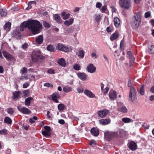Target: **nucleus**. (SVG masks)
Wrapping results in <instances>:
<instances>
[{
    "instance_id": "1",
    "label": "nucleus",
    "mask_w": 154,
    "mask_h": 154,
    "mask_svg": "<svg viewBox=\"0 0 154 154\" xmlns=\"http://www.w3.org/2000/svg\"><path fill=\"white\" fill-rule=\"evenodd\" d=\"M20 27L21 31L23 30L24 28H27L33 34L35 35L40 32L42 28V25L39 21L32 20L23 22L21 24Z\"/></svg>"
},
{
    "instance_id": "2",
    "label": "nucleus",
    "mask_w": 154,
    "mask_h": 154,
    "mask_svg": "<svg viewBox=\"0 0 154 154\" xmlns=\"http://www.w3.org/2000/svg\"><path fill=\"white\" fill-rule=\"evenodd\" d=\"M142 18L141 14L140 12L135 13L132 18L131 25L134 29L137 28L140 25Z\"/></svg>"
},
{
    "instance_id": "3",
    "label": "nucleus",
    "mask_w": 154,
    "mask_h": 154,
    "mask_svg": "<svg viewBox=\"0 0 154 154\" xmlns=\"http://www.w3.org/2000/svg\"><path fill=\"white\" fill-rule=\"evenodd\" d=\"M31 58L33 61L38 62L43 61L45 57L41 55L39 51H34L32 52Z\"/></svg>"
},
{
    "instance_id": "4",
    "label": "nucleus",
    "mask_w": 154,
    "mask_h": 154,
    "mask_svg": "<svg viewBox=\"0 0 154 154\" xmlns=\"http://www.w3.org/2000/svg\"><path fill=\"white\" fill-rule=\"evenodd\" d=\"M128 86L130 88V92L129 94V100L133 102L136 99V90L132 85L130 81L128 82Z\"/></svg>"
},
{
    "instance_id": "5",
    "label": "nucleus",
    "mask_w": 154,
    "mask_h": 154,
    "mask_svg": "<svg viewBox=\"0 0 154 154\" xmlns=\"http://www.w3.org/2000/svg\"><path fill=\"white\" fill-rule=\"evenodd\" d=\"M104 134L105 139L107 140H110L112 138L118 136V133L117 132H110L108 131H105Z\"/></svg>"
},
{
    "instance_id": "6",
    "label": "nucleus",
    "mask_w": 154,
    "mask_h": 154,
    "mask_svg": "<svg viewBox=\"0 0 154 154\" xmlns=\"http://www.w3.org/2000/svg\"><path fill=\"white\" fill-rule=\"evenodd\" d=\"M56 49L65 52H68L70 51L69 47L67 46L62 43H58L56 46Z\"/></svg>"
},
{
    "instance_id": "7",
    "label": "nucleus",
    "mask_w": 154,
    "mask_h": 154,
    "mask_svg": "<svg viewBox=\"0 0 154 154\" xmlns=\"http://www.w3.org/2000/svg\"><path fill=\"white\" fill-rule=\"evenodd\" d=\"M120 6L125 9H128L131 6L130 0H120Z\"/></svg>"
},
{
    "instance_id": "8",
    "label": "nucleus",
    "mask_w": 154,
    "mask_h": 154,
    "mask_svg": "<svg viewBox=\"0 0 154 154\" xmlns=\"http://www.w3.org/2000/svg\"><path fill=\"white\" fill-rule=\"evenodd\" d=\"M127 57L129 59L130 66L131 67L133 66V63H134L135 58L133 56L132 52L129 51L127 53Z\"/></svg>"
},
{
    "instance_id": "9",
    "label": "nucleus",
    "mask_w": 154,
    "mask_h": 154,
    "mask_svg": "<svg viewBox=\"0 0 154 154\" xmlns=\"http://www.w3.org/2000/svg\"><path fill=\"white\" fill-rule=\"evenodd\" d=\"M117 103L118 109L119 111L123 113H126L127 112L128 109L126 107L124 106L122 103L118 102Z\"/></svg>"
},
{
    "instance_id": "10",
    "label": "nucleus",
    "mask_w": 154,
    "mask_h": 154,
    "mask_svg": "<svg viewBox=\"0 0 154 154\" xmlns=\"http://www.w3.org/2000/svg\"><path fill=\"white\" fill-rule=\"evenodd\" d=\"M17 108L21 112L24 114H27L31 112V111L28 108L24 106H22L20 105H18Z\"/></svg>"
},
{
    "instance_id": "11",
    "label": "nucleus",
    "mask_w": 154,
    "mask_h": 154,
    "mask_svg": "<svg viewBox=\"0 0 154 154\" xmlns=\"http://www.w3.org/2000/svg\"><path fill=\"white\" fill-rule=\"evenodd\" d=\"M109 113V110L104 109L98 111L97 112V114L100 117L103 118L106 117Z\"/></svg>"
},
{
    "instance_id": "12",
    "label": "nucleus",
    "mask_w": 154,
    "mask_h": 154,
    "mask_svg": "<svg viewBox=\"0 0 154 154\" xmlns=\"http://www.w3.org/2000/svg\"><path fill=\"white\" fill-rule=\"evenodd\" d=\"M128 147L131 150L134 151L137 149V145L135 142L131 141L128 144Z\"/></svg>"
},
{
    "instance_id": "13",
    "label": "nucleus",
    "mask_w": 154,
    "mask_h": 154,
    "mask_svg": "<svg viewBox=\"0 0 154 154\" xmlns=\"http://www.w3.org/2000/svg\"><path fill=\"white\" fill-rule=\"evenodd\" d=\"M51 97L52 100L55 103H59L58 100L60 98V95L58 92H55L52 94Z\"/></svg>"
},
{
    "instance_id": "14",
    "label": "nucleus",
    "mask_w": 154,
    "mask_h": 154,
    "mask_svg": "<svg viewBox=\"0 0 154 154\" xmlns=\"http://www.w3.org/2000/svg\"><path fill=\"white\" fill-rule=\"evenodd\" d=\"M109 98L111 100H113L116 98V92L114 90H110L109 93Z\"/></svg>"
},
{
    "instance_id": "15",
    "label": "nucleus",
    "mask_w": 154,
    "mask_h": 154,
    "mask_svg": "<svg viewBox=\"0 0 154 154\" xmlns=\"http://www.w3.org/2000/svg\"><path fill=\"white\" fill-rule=\"evenodd\" d=\"M146 52L150 54H154V45L149 44L146 49Z\"/></svg>"
},
{
    "instance_id": "16",
    "label": "nucleus",
    "mask_w": 154,
    "mask_h": 154,
    "mask_svg": "<svg viewBox=\"0 0 154 154\" xmlns=\"http://www.w3.org/2000/svg\"><path fill=\"white\" fill-rule=\"evenodd\" d=\"M77 75L80 79L82 81H85L87 79L88 75L84 72H78Z\"/></svg>"
},
{
    "instance_id": "17",
    "label": "nucleus",
    "mask_w": 154,
    "mask_h": 154,
    "mask_svg": "<svg viewBox=\"0 0 154 154\" xmlns=\"http://www.w3.org/2000/svg\"><path fill=\"white\" fill-rule=\"evenodd\" d=\"M3 53L4 56L7 60H14V58L13 56L7 51H3Z\"/></svg>"
},
{
    "instance_id": "18",
    "label": "nucleus",
    "mask_w": 154,
    "mask_h": 154,
    "mask_svg": "<svg viewBox=\"0 0 154 154\" xmlns=\"http://www.w3.org/2000/svg\"><path fill=\"white\" fill-rule=\"evenodd\" d=\"M84 94L88 97L90 98H93L95 96V95L90 90L85 89L84 91Z\"/></svg>"
},
{
    "instance_id": "19",
    "label": "nucleus",
    "mask_w": 154,
    "mask_h": 154,
    "mask_svg": "<svg viewBox=\"0 0 154 154\" xmlns=\"http://www.w3.org/2000/svg\"><path fill=\"white\" fill-rule=\"evenodd\" d=\"M44 38L42 35H40L35 38V42L38 45L42 44L43 42Z\"/></svg>"
},
{
    "instance_id": "20",
    "label": "nucleus",
    "mask_w": 154,
    "mask_h": 154,
    "mask_svg": "<svg viewBox=\"0 0 154 154\" xmlns=\"http://www.w3.org/2000/svg\"><path fill=\"white\" fill-rule=\"evenodd\" d=\"M53 18L54 20L58 23L61 24L62 23V20L60 16L58 14H54Z\"/></svg>"
},
{
    "instance_id": "21",
    "label": "nucleus",
    "mask_w": 154,
    "mask_h": 154,
    "mask_svg": "<svg viewBox=\"0 0 154 154\" xmlns=\"http://www.w3.org/2000/svg\"><path fill=\"white\" fill-rule=\"evenodd\" d=\"M119 32L117 31H116L110 37V39L111 41H113L119 37Z\"/></svg>"
},
{
    "instance_id": "22",
    "label": "nucleus",
    "mask_w": 154,
    "mask_h": 154,
    "mask_svg": "<svg viewBox=\"0 0 154 154\" xmlns=\"http://www.w3.org/2000/svg\"><path fill=\"white\" fill-rule=\"evenodd\" d=\"M100 124L103 125H106L109 124L110 122L109 119H101L99 121Z\"/></svg>"
},
{
    "instance_id": "23",
    "label": "nucleus",
    "mask_w": 154,
    "mask_h": 154,
    "mask_svg": "<svg viewBox=\"0 0 154 154\" xmlns=\"http://www.w3.org/2000/svg\"><path fill=\"white\" fill-rule=\"evenodd\" d=\"M13 98L17 100L21 97V93L20 91H16L13 93Z\"/></svg>"
},
{
    "instance_id": "24",
    "label": "nucleus",
    "mask_w": 154,
    "mask_h": 154,
    "mask_svg": "<svg viewBox=\"0 0 154 154\" xmlns=\"http://www.w3.org/2000/svg\"><path fill=\"white\" fill-rule=\"evenodd\" d=\"M91 132L92 135L95 136H98L99 133V131L98 129L94 128H92L91 129Z\"/></svg>"
},
{
    "instance_id": "25",
    "label": "nucleus",
    "mask_w": 154,
    "mask_h": 154,
    "mask_svg": "<svg viewBox=\"0 0 154 154\" xmlns=\"http://www.w3.org/2000/svg\"><path fill=\"white\" fill-rule=\"evenodd\" d=\"M33 100V98L32 97H29L26 98L25 101V105L27 106H29L30 105L31 101Z\"/></svg>"
},
{
    "instance_id": "26",
    "label": "nucleus",
    "mask_w": 154,
    "mask_h": 154,
    "mask_svg": "<svg viewBox=\"0 0 154 154\" xmlns=\"http://www.w3.org/2000/svg\"><path fill=\"white\" fill-rule=\"evenodd\" d=\"M114 25L116 27H118L120 24V19L117 17L114 18Z\"/></svg>"
},
{
    "instance_id": "27",
    "label": "nucleus",
    "mask_w": 154,
    "mask_h": 154,
    "mask_svg": "<svg viewBox=\"0 0 154 154\" xmlns=\"http://www.w3.org/2000/svg\"><path fill=\"white\" fill-rule=\"evenodd\" d=\"M58 63L61 66L63 67H65L66 65V63L65 60L63 58H61L58 61Z\"/></svg>"
},
{
    "instance_id": "28",
    "label": "nucleus",
    "mask_w": 154,
    "mask_h": 154,
    "mask_svg": "<svg viewBox=\"0 0 154 154\" xmlns=\"http://www.w3.org/2000/svg\"><path fill=\"white\" fill-rule=\"evenodd\" d=\"M47 50L49 51L54 52L56 51V49L52 45H49L47 48Z\"/></svg>"
},
{
    "instance_id": "29",
    "label": "nucleus",
    "mask_w": 154,
    "mask_h": 154,
    "mask_svg": "<svg viewBox=\"0 0 154 154\" xmlns=\"http://www.w3.org/2000/svg\"><path fill=\"white\" fill-rule=\"evenodd\" d=\"M11 23H6L4 26V28L6 31H9L11 29Z\"/></svg>"
},
{
    "instance_id": "30",
    "label": "nucleus",
    "mask_w": 154,
    "mask_h": 154,
    "mask_svg": "<svg viewBox=\"0 0 154 154\" xmlns=\"http://www.w3.org/2000/svg\"><path fill=\"white\" fill-rule=\"evenodd\" d=\"M12 122V120L9 117L6 116L5 117L4 120V122L7 124H11Z\"/></svg>"
},
{
    "instance_id": "31",
    "label": "nucleus",
    "mask_w": 154,
    "mask_h": 154,
    "mask_svg": "<svg viewBox=\"0 0 154 154\" xmlns=\"http://www.w3.org/2000/svg\"><path fill=\"white\" fill-rule=\"evenodd\" d=\"M73 19L70 18L69 20L65 21L64 22V24L66 26H69L73 23Z\"/></svg>"
},
{
    "instance_id": "32",
    "label": "nucleus",
    "mask_w": 154,
    "mask_h": 154,
    "mask_svg": "<svg viewBox=\"0 0 154 154\" xmlns=\"http://www.w3.org/2000/svg\"><path fill=\"white\" fill-rule=\"evenodd\" d=\"M100 11L102 13H106V11H108L107 10V7L106 5H103L101 7V9H100Z\"/></svg>"
},
{
    "instance_id": "33",
    "label": "nucleus",
    "mask_w": 154,
    "mask_h": 154,
    "mask_svg": "<svg viewBox=\"0 0 154 154\" xmlns=\"http://www.w3.org/2000/svg\"><path fill=\"white\" fill-rule=\"evenodd\" d=\"M85 55V51L83 50H82L81 51H79L78 52V57L81 58H82Z\"/></svg>"
},
{
    "instance_id": "34",
    "label": "nucleus",
    "mask_w": 154,
    "mask_h": 154,
    "mask_svg": "<svg viewBox=\"0 0 154 154\" xmlns=\"http://www.w3.org/2000/svg\"><path fill=\"white\" fill-rule=\"evenodd\" d=\"M122 120L123 122L126 123H128L131 122H133V120L131 121V119L128 118H123L122 119Z\"/></svg>"
},
{
    "instance_id": "35",
    "label": "nucleus",
    "mask_w": 154,
    "mask_h": 154,
    "mask_svg": "<svg viewBox=\"0 0 154 154\" xmlns=\"http://www.w3.org/2000/svg\"><path fill=\"white\" fill-rule=\"evenodd\" d=\"M65 106V105L63 104L60 103L58 105L57 107L59 111H62L64 109Z\"/></svg>"
},
{
    "instance_id": "36",
    "label": "nucleus",
    "mask_w": 154,
    "mask_h": 154,
    "mask_svg": "<svg viewBox=\"0 0 154 154\" xmlns=\"http://www.w3.org/2000/svg\"><path fill=\"white\" fill-rule=\"evenodd\" d=\"M95 19L97 23L99 22L101 20V18L99 14H95Z\"/></svg>"
},
{
    "instance_id": "37",
    "label": "nucleus",
    "mask_w": 154,
    "mask_h": 154,
    "mask_svg": "<svg viewBox=\"0 0 154 154\" xmlns=\"http://www.w3.org/2000/svg\"><path fill=\"white\" fill-rule=\"evenodd\" d=\"M63 90L65 92H68L72 91V88L70 87H64Z\"/></svg>"
},
{
    "instance_id": "38",
    "label": "nucleus",
    "mask_w": 154,
    "mask_h": 154,
    "mask_svg": "<svg viewBox=\"0 0 154 154\" xmlns=\"http://www.w3.org/2000/svg\"><path fill=\"white\" fill-rule=\"evenodd\" d=\"M42 134L46 137H48L51 135L50 132L44 131L42 132Z\"/></svg>"
},
{
    "instance_id": "39",
    "label": "nucleus",
    "mask_w": 154,
    "mask_h": 154,
    "mask_svg": "<svg viewBox=\"0 0 154 154\" xmlns=\"http://www.w3.org/2000/svg\"><path fill=\"white\" fill-rule=\"evenodd\" d=\"M139 93L142 95H144L145 94V91L144 89V85H143L140 87Z\"/></svg>"
},
{
    "instance_id": "40",
    "label": "nucleus",
    "mask_w": 154,
    "mask_h": 154,
    "mask_svg": "<svg viewBox=\"0 0 154 154\" xmlns=\"http://www.w3.org/2000/svg\"><path fill=\"white\" fill-rule=\"evenodd\" d=\"M87 70L90 73H94L96 71V68H87Z\"/></svg>"
},
{
    "instance_id": "41",
    "label": "nucleus",
    "mask_w": 154,
    "mask_h": 154,
    "mask_svg": "<svg viewBox=\"0 0 154 154\" xmlns=\"http://www.w3.org/2000/svg\"><path fill=\"white\" fill-rule=\"evenodd\" d=\"M0 14L2 16H6L7 15V13L5 11L2 9H0Z\"/></svg>"
},
{
    "instance_id": "42",
    "label": "nucleus",
    "mask_w": 154,
    "mask_h": 154,
    "mask_svg": "<svg viewBox=\"0 0 154 154\" xmlns=\"http://www.w3.org/2000/svg\"><path fill=\"white\" fill-rule=\"evenodd\" d=\"M37 118L35 116H34L33 118H31L29 119V122L31 123H34L35 121L37 119Z\"/></svg>"
},
{
    "instance_id": "43",
    "label": "nucleus",
    "mask_w": 154,
    "mask_h": 154,
    "mask_svg": "<svg viewBox=\"0 0 154 154\" xmlns=\"http://www.w3.org/2000/svg\"><path fill=\"white\" fill-rule=\"evenodd\" d=\"M74 30V28L73 27H71L67 29L66 32L68 33H71L73 32Z\"/></svg>"
},
{
    "instance_id": "44",
    "label": "nucleus",
    "mask_w": 154,
    "mask_h": 154,
    "mask_svg": "<svg viewBox=\"0 0 154 154\" xmlns=\"http://www.w3.org/2000/svg\"><path fill=\"white\" fill-rule=\"evenodd\" d=\"M109 90V88L108 87H106L103 89V91H102V92L104 94H107Z\"/></svg>"
},
{
    "instance_id": "45",
    "label": "nucleus",
    "mask_w": 154,
    "mask_h": 154,
    "mask_svg": "<svg viewBox=\"0 0 154 154\" xmlns=\"http://www.w3.org/2000/svg\"><path fill=\"white\" fill-rule=\"evenodd\" d=\"M0 134H8L7 130L4 129L2 130H0Z\"/></svg>"
},
{
    "instance_id": "46",
    "label": "nucleus",
    "mask_w": 154,
    "mask_h": 154,
    "mask_svg": "<svg viewBox=\"0 0 154 154\" xmlns=\"http://www.w3.org/2000/svg\"><path fill=\"white\" fill-rule=\"evenodd\" d=\"M43 25L46 28H50L51 27L50 25L46 21L44 22Z\"/></svg>"
},
{
    "instance_id": "47",
    "label": "nucleus",
    "mask_w": 154,
    "mask_h": 154,
    "mask_svg": "<svg viewBox=\"0 0 154 154\" xmlns=\"http://www.w3.org/2000/svg\"><path fill=\"white\" fill-rule=\"evenodd\" d=\"M142 126L146 129H148L149 127V125L148 124L145 123L142 125Z\"/></svg>"
},
{
    "instance_id": "48",
    "label": "nucleus",
    "mask_w": 154,
    "mask_h": 154,
    "mask_svg": "<svg viewBox=\"0 0 154 154\" xmlns=\"http://www.w3.org/2000/svg\"><path fill=\"white\" fill-rule=\"evenodd\" d=\"M96 144V141L93 140H91L89 143V145L91 146H94Z\"/></svg>"
},
{
    "instance_id": "49",
    "label": "nucleus",
    "mask_w": 154,
    "mask_h": 154,
    "mask_svg": "<svg viewBox=\"0 0 154 154\" xmlns=\"http://www.w3.org/2000/svg\"><path fill=\"white\" fill-rule=\"evenodd\" d=\"M14 112V109L12 108H9L8 110V112L10 114H12Z\"/></svg>"
},
{
    "instance_id": "50",
    "label": "nucleus",
    "mask_w": 154,
    "mask_h": 154,
    "mask_svg": "<svg viewBox=\"0 0 154 154\" xmlns=\"http://www.w3.org/2000/svg\"><path fill=\"white\" fill-rule=\"evenodd\" d=\"M150 12L149 11H148L146 12L145 14V17L146 18L149 17L150 16Z\"/></svg>"
},
{
    "instance_id": "51",
    "label": "nucleus",
    "mask_w": 154,
    "mask_h": 154,
    "mask_svg": "<svg viewBox=\"0 0 154 154\" xmlns=\"http://www.w3.org/2000/svg\"><path fill=\"white\" fill-rule=\"evenodd\" d=\"M29 85V83L28 82H26L23 85V88H26Z\"/></svg>"
},
{
    "instance_id": "52",
    "label": "nucleus",
    "mask_w": 154,
    "mask_h": 154,
    "mask_svg": "<svg viewBox=\"0 0 154 154\" xmlns=\"http://www.w3.org/2000/svg\"><path fill=\"white\" fill-rule=\"evenodd\" d=\"M102 5V4L100 2H97L96 4V7L97 8H100Z\"/></svg>"
},
{
    "instance_id": "53",
    "label": "nucleus",
    "mask_w": 154,
    "mask_h": 154,
    "mask_svg": "<svg viewBox=\"0 0 154 154\" xmlns=\"http://www.w3.org/2000/svg\"><path fill=\"white\" fill-rule=\"evenodd\" d=\"M44 129L45 131L50 132L51 131V128L49 126H44Z\"/></svg>"
},
{
    "instance_id": "54",
    "label": "nucleus",
    "mask_w": 154,
    "mask_h": 154,
    "mask_svg": "<svg viewBox=\"0 0 154 154\" xmlns=\"http://www.w3.org/2000/svg\"><path fill=\"white\" fill-rule=\"evenodd\" d=\"M47 72L48 73L51 74H53L55 73L54 70L52 69H50L48 70Z\"/></svg>"
},
{
    "instance_id": "55",
    "label": "nucleus",
    "mask_w": 154,
    "mask_h": 154,
    "mask_svg": "<svg viewBox=\"0 0 154 154\" xmlns=\"http://www.w3.org/2000/svg\"><path fill=\"white\" fill-rule=\"evenodd\" d=\"M44 86L46 87H52L53 86V85L51 84H50L48 83H45L44 84Z\"/></svg>"
},
{
    "instance_id": "56",
    "label": "nucleus",
    "mask_w": 154,
    "mask_h": 154,
    "mask_svg": "<svg viewBox=\"0 0 154 154\" xmlns=\"http://www.w3.org/2000/svg\"><path fill=\"white\" fill-rule=\"evenodd\" d=\"M77 92L79 93H82L84 91V89L83 88H78L77 89Z\"/></svg>"
},
{
    "instance_id": "57",
    "label": "nucleus",
    "mask_w": 154,
    "mask_h": 154,
    "mask_svg": "<svg viewBox=\"0 0 154 154\" xmlns=\"http://www.w3.org/2000/svg\"><path fill=\"white\" fill-rule=\"evenodd\" d=\"M28 44L27 43H25L22 45V48L23 49H26L28 47Z\"/></svg>"
},
{
    "instance_id": "58",
    "label": "nucleus",
    "mask_w": 154,
    "mask_h": 154,
    "mask_svg": "<svg viewBox=\"0 0 154 154\" xmlns=\"http://www.w3.org/2000/svg\"><path fill=\"white\" fill-rule=\"evenodd\" d=\"M110 8L112 9V13L116 12V9L113 6H111Z\"/></svg>"
},
{
    "instance_id": "59",
    "label": "nucleus",
    "mask_w": 154,
    "mask_h": 154,
    "mask_svg": "<svg viewBox=\"0 0 154 154\" xmlns=\"http://www.w3.org/2000/svg\"><path fill=\"white\" fill-rule=\"evenodd\" d=\"M27 71L26 68H23L21 70V72L22 74L26 73Z\"/></svg>"
},
{
    "instance_id": "60",
    "label": "nucleus",
    "mask_w": 154,
    "mask_h": 154,
    "mask_svg": "<svg viewBox=\"0 0 154 154\" xmlns=\"http://www.w3.org/2000/svg\"><path fill=\"white\" fill-rule=\"evenodd\" d=\"M70 16V14H66L65 16L63 17V18L64 20H66L68 19Z\"/></svg>"
},
{
    "instance_id": "61",
    "label": "nucleus",
    "mask_w": 154,
    "mask_h": 154,
    "mask_svg": "<svg viewBox=\"0 0 154 154\" xmlns=\"http://www.w3.org/2000/svg\"><path fill=\"white\" fill-rule=\"evenodd\" d=\"M58 122L62 125H63L65 123V121L63 119H61L58 121Z\"/></svg>"
},
{
    "instance_id": "62",
    "label": "nucleus",
    "mask_w": 154,
    "mask_h": 154,
    "mask_svg": "<svg viewBox=\"0 0 154 154\" xmlns=\"http://www.w3.org/2000/svg\"><path fill=\"white\" fill-rule=\"evenodd\" d=\"M106 30L108 32H110L112 31V29H111V27L110 26H109V27H107L106 29Z\"/></svg>"
},
{
    "instance_id": "63",
    "label": "nucleus",
    "mask_w": 154,
    "mask_h": 154,
    "mask_svg": "<svg viewBox=\"0 0 154 154\" xmlns=\"http://www.w3.org/2000/svg\"><path fill=\"white\" fill-rule=\"evenodd\" d=\"M91 56L92 57H95V59L97 58L96 54L95 53H94V52L92 53L91 54Z\"/></svg>"
},
{
    "instance_id": "64",
    "label": "nucleus",
    "mask_w": 154,
    "mask_h": 154,
    "mask_svg": "<svg viewBox=\"0 0 154 154\" xmlns=\"http://www.w3.org/2000/svg\"><path fill=\"white\" fill-rule=\"evenodd\" d=\"M149 100L151 101L154 100V95H151L150 96Z\"/></svg>"
}]
</instances>
